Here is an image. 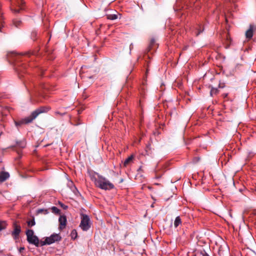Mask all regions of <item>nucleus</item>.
I'll return each mask as SVG.
<instances>
[{"label":"nucleus","mask_w":256,"mask_h":256,"mask_svg":"<svg viewBox=\"0 0 256 256\" xmlns=\"http://www.w3.org/2000/svg\"><path fill=\"white\" fill-rule=\"evenodd\" d=\"M91 180L94 182L95 186L104 190H110L114 188V185L105 177L100 175L97 172L93 175H90Z\"/></svg>","instance_id":"nucleus-1"},{"label":"nucleus","mask_w":256,"mask_h":256,"mask_svg":"<svg viewBox=\"0 0 256 256\" xmlns=\"http://www.w3.org/2000/svg\"><path fill=\"white\" fill-rule=\"evenodd\" d=\"M50 108L48 106H41L32 112L30 116L22 119V120L16 122L14 123L16 126L18 127L22 124H28L32 122L40 114L48 112Z\"/></svg>","instance_id":"nucleus-2"},{"label":"nucleus","mask_w":256,"mask_h":256,"mask_svg":"<svg viewBox=\"0 0 256 256\" xmlns=\"http://www.w3.org/2000/svg\"><path fill=\"white\" fill-rule=\"evenodd\" d=\"M14 58L12 60L14 62V68L18 72H22L23 70L26 68V64L21 63L22 60H20V56L16 52H12Z\"/></svg>","instance_id":"nucleus-3"},{"label":"nucleus","mask_w":256,"mask_h":256,"mask_svg":"<svg viewBox=\"0 0 256 256\" xmlns=\"http://www.w3.org/2000/svg\"><path fill=\"white\" fill-rule=\"evenodd\" d=\"M80 223L79 226L84 231L88 230L91 226L90 220L88 216L84 214H80Z\"/></svg>","instance_id":"nucleus-4"},{"label":"nucleus","mask_w":256,"mask_h":256,"mask_svg":"<svg viewBox=\"0 0 256 256\" xmlns=\"http://www.w3.org/2000/svg\"><path fill=\"white\" fill-rule=\"evenodd\" d=\"M24 0H12L11 10L13 13L18 14L24 10Z\"/></svg>","instance_id":"nucleus-5"},{"label":"nucleus","mask_w":256,"mask_h":256,"mask_svg":"<svg viewBox=\"0 0 256 256\" xmlns=\"http://www.w3.org/2000/svg\"><path fill=\"white\" fill-rule=\"evenodd\" d=\"M61 237L58 234H52L49 237H46L44 240L40 242L41 246L46 244H50L56 242L60 240Z\"/></svg>","instance_id":"nucleus-6"},{"label":"nucleus","mask_w":256,"mask_h":256,"mask_svg":"<svg viewBox=\"0 0 256 256\" xmlns=\"http://www.w3.org/2000/svg\"><path fill=\"white\" fill-rule=\"evenodd\" d=\"M14 230L12 232V235L14 239L18 238L21 232V226L17 222L13 224Z\"/></svg>","instance_id":"nucleus-7"},{"label":"nucleus","mask_w":256,"mask_h":256,"mask_svg":"<svg viewBox=\"0 0 256 256\" xmlns=\"http://www.w3.org/2000/svg\"><path fill=\"white\" fill-rule=\"evenodd\" d=\"M256 30V28L254 24H250L249 28L246 32V38L248 40L251 39Z\"/></svg>","instance_id":"nucleus-8"},{"label":"nucleus","mask_w":256,"mask_h":256,"mask_svg":"<svg viewBox=\"0 0 256 256\" xmlns=\"http://www.w3.org/2000/svg\"><path fill=\"white\" fill-rule=\"evenodd\" d=\"M60 223L59 228L61 230L65 228L66 224V218L65 216H60L58 218Z\"/></svg>","instance_id":"nucleus-9"},{"label":"nucleus","mask_w":256,"mask_h":256,"mask_svg":"<svg viewBox=\"0 0 256 256\" xmlns=\"http://www.w3.org/2000/svg\"><path fill=\"white\" fill-rule=\"evenodd\" d=\"M27 240L30 244H33L36 246H39V240L36 236L34 235L30 237V238H28Z\"/></svg>","instance_id":"nucleus-10"},{"label":"nucleus","mask_w":256,"mask_h":256,"mask_svg":"<svg viewBox=\"0 0 256 256\" xmlns=\"http://www.w3.org/2000/svg\"><path fill=\"white\" fill-rule=\"evenodd\" d=\"M26 146V142L24 139L20 140H16V144L14 146H12L11 148L18 147L20 148H24Z\"/></svg>","instance_id":"nucleus-11"},{"label":"nucleus","mask_w":256,"mask_h":256,"mask_svg":"<svg viewBox=\"0 0 256 256\" xmlns=\"http://www.w3.org/2000/svg\"><path fill=\"white\" fill-rule=\"evenodd\" d=\"M10 177V174L6 172H0V182H4L8 179Z\"/></svg>","instance_id":"nucleus-12"},{"label":"nucleus","mask_w":256,"mask_h":256,"mask_svg":"<svg viewBox=\"0 0 256 256\" xmlns=\"http://www.w3.org/2000/svg\"><path fill=\"white\" fill-rule=\"evenodd\" d=\"M204 30V28L201 24H198L196 28L195 34L198 36Z\"/></svg>","instance_id":"nucleus-13"},{"label":"nucleus","mask_w":256,"mask_h":256,"mask_svg":"<svg viewBox=\"0 0 256 256\" xmlns=\"http://www.w3.org/2000/svg\"><path fill=\"white\" fill-rule=\"evenodd\" d=\"M182 222L180 216L176 217L174 221V226L175 228H177L178 226L182 224Z\"/></svg>","instance_id":"nucleus-14"},{"label":"nucleus","mask_w":256,"mask_h":256,"mask_svg":"<svg viewBox=\"0 0 256 256\" xmlns=\"http://www.w3.org/2000/svg\"><path fill=\"white\" fill-rule=\"evenodd\" d=\"M133 159H134V156L132 155H131L130 156L128 157L124 161V166H126L130 162H131L132 161Z\"/></svg>","instance_id":"nucleus-15"},{"label":"nucleus","mask_w":256,"mask_h":256,"mask_svg":"<svg viewBox=\"0 0 256 256\" xmlns=\"http://www.w3.org/2000/svg\"><path fill=\"white\" fill-rule=\"evenodd\" d=\"M22 22L18 20V19H14L12 20V24L16 28H19L22 25Z\"/></svg>","instance_id":"nucleus-16"},{"label":"nucleus","mask_w":256,"mask_h":256,"mask_svg":"<svg viewBox=\"0 0 256 256\" xmlns=\"http://www.w3.org/2000/svg\"><path fill=\"white\" fill-rule=\"evenodd\" d=\"M219 92L217 88H212L210 95L212 96L214 95H216Z\"/></svg>","instance_id":"nucleus-17"},{"label":"nucleus","mask_w":256,"mask_h":256,"mask_svg":"<svg viewBox=\"0 0 256 256\" xmlns=\"http://www.w3.org/2000/svg\"><path fill=\"white\" fill-rule=\"evenodd\" d=\"M7 224L6 221H0V232L6 228Z\"/></svg>","instance_id":"nucleus-18"},{"label":"nucleus","mask_w":256,"mask_h":256,"mask_svg":"<svg viewBox=\"0 0 256 256\" xmlns=\"http://www.w3.org/2000/svg\"><path fill=\"white\" fill-rule=\"evenodd\" d=\"M26 235L27 236V240L30 238V237L34 236V231L32 230H28L26 232Z\"/></svg>","instance_id":"nucleus-19"},{"label":"nucleus","mask_w":256,"mask_h":256,"mask_svg":"<svg viewBox=\"0 0 256 256\" xmlns=\"http://www.w3.org/2000/svg\"><path fill=\"white\" fill-rule=\"evenodd\" d=\"M27 224L28 226H34L36 224V222L34 218H33L32 220H28L27 222Z\"/></svg>","instance_id":"nucleus-20"},{"label":"nucleus","mask_w":256,"mask_h":256,"mask_svg":"<svg viewBox=\"0 0 256 256\" xmlns=\"http://www.w3.org/2000/svg\"><path fill=\"white\" fill-rule=\"evenodd\" d=\"M51 209L52 212L56 214H59L60 212V210L56 206H52Z\"/></svg>","instance_id":"nucleus-21"},{"label":"nucleus","mask_w":256,"mask_h":256,"mask_svg":"<svg viewBox=\"0 0 256 256\" xmlns=\"http://www.w3.org/2000/svg\"><path fill=\"white\" fill-rule=\"evenodd\" d=\"M163 174H164V172H158V170H156L155 178L156 179L160 178L162 177V176Z\"/></svg>","instance_id":"nucleus-22"},{"label":"nucleus","mask_w":256,"mask_h":256,"mask_svg":"<svg viewBox=\"0 0 256 256\" xmlns=\"http://www.w3.org/2000/svg\"><path fill=\"white\" fill-rule=\"evenodd\" d=\"M118 18V16L116 14H110L108 16V18L111 20H114Z\"/></svg>","instance_id":"nucleus-23"},{"label":"nucleus","mask_w":256,"mask_h":256,"mask_svg":"<svg viewBox=\"0 0 256 256\" xmlns=\"http://www.w3.org/2000/svg\"><path fill=\"white\" fill-rule=\"evenodd\" d=\"M71 234H72V238H74V236H75L74 238H75L77 235V232H76V230H72Z\"/></svg>","instance_id":"nucleus-24"},{"label":"nucleus","mask_w":256,"mask_h":256,"mask_svg":"<svg viewBox=\"0 0 256 256\" xmlns=\"http://www.w3.org/2000/svg\"><path fill=\"white\" fill-rule=\"evenodd\" d=\"M200 160V157H194V158L193 160H192V162L194 163H196V162H198Z\"/></svg>","instance_id":"nucleus-25"},{"label":"nucleus","mask_w":256,"mask_h":256,"mask_svg":"<svg viewBox=\"0 0 256 256\" xmlns=\"http://www.w3.org/2000/svg\"><path fill=\"white\" fill-rule=\"evenodd\" d=\"M59 204L61 206L62 208L64 210H66L68 208V206L63 204L62 203L59 202Z\"/></svg>","instance_id":"nucleus-26"},{"label":"nucleus","mask_w":256,"mask_h":256,"mask_svg":"<svg viewBox=\"0 0 256 256\" xmlns=\"http://www.w3.org/2000/svg\"><path fill=\"white\" fill-rule=\"evenodd\" d=\"M201 254H202V256H210L204 250L202 252Z\"/></svg>","instance_id":"nucleus-27"},{"label":"nucleus","mask_w":256,"mask_h":256,"mask_svg":"<svg viewBox=\"0 0 256 256\" xmlns=\"http://www.w3.org/2000/svg\"><path fill=\"white\" fill-rule=\"evenodd\" d=\"M224 84H220L218 85L219 88H224Z\"/></svg>","instance_id":"nucleus-28"},{"label":"nucleus","mask_w":256,"mask_h":256,"mask_svg":"<svg viewBox=\"0 0 256 256\" xmlns=\"http://www.w3.org/2000/svg\"><path fill=\"white\" fill-rule=\"evenodd\" d=\"M24 250V248H20V250H19V251L20 252H22V250Z\"/></svg>","instance_id":"nucleus-29"},{"label":"nucleus","mask_w":256,"mask_h":256,"mask_svg":"<svg viewBox=\"0 0 256 256\" xmlns=\"http://www.w3.org/2000/svg\"><path fill=\"white\" fill-rule=\"evenodd\" d=\"M154 40H151V42H150V44L151 45H152L154 43Z\"/></svg>","instance_id":"nucleus-30"},{"label":"nucleus","mask_w":256,"mask_h":256,"mask_svg":"<svg viewBox=\"0 0 256 256\" xmlns=\"http://www.w3.org/2000/svg\"><path fill=\"white\" fill-rule=\"evenodd\" d=\"M223 95H224V97H226L228 96V94H223Z\"/></svg>","instance_id":"nucleus-31"},{"label":"nucleus","mask_w":256,"mask_h":256,"mask_svg":"<svg viewBox=\"0 0 256 256\" xmlns=\"http://www.w3.org/2000/svg\"><path fill=\"white\" fill-rule=\"evenodd\" d=\"M36 33L35 32H33L32 33V36H36Z\"/></svg>","instance_id":"nucleus-32"},{"label":"nucleus","mask_w":256,"mask_h":256,"mask_svg":"<svg viewBox=\"0 0 256 256\" xmlns=\"http://www.w3.org/2000/svg\"><path fill=\"white\" fill-rule=\"evenodd\" d=\"M132 48V44H131L130 45V49H131Z\"/></svg>","instance_id":"nucleus-33"},{"label":"nucleus","mask_w":256,"mask_h":256,"mask_svg":"<svg viewBox=\"0 0 256 256\" xmlns=\"http://www.w3.org/2000/svg\"><path fill=\"white\" fill-rule=\"evenodd\" d=\"M17 152H18V154H20V152L19 150H18V151H17Z\"/></svg>","instance_id":"nucleus-34"},{"label":"nucleus","mask_w":256,"mask_h":256,"mask_svg":"<svg viewBox=\"0 0 256 256\" xmlns=\"http://www.w3.org/2000/svg\"><path fill=\"white\" fill-rule=\"evenodd\" d=\"M72 184V185H73V183H72V182H70V184Z\"/></svg>","instance_id":"nucleus-35"},{"label":"nucleus","mask_w":256,"mask_h":256,"mask_svg":"<svg viewBox=\"0 0 256 256\" xmlns=\"http://www.w3.org/2000/svg\"><path fill=\"white\" fill-rule=\"evenodd\" d=\"M56 113L57 114H60V113L59 112H56Z\"/></svg>","instance_id":"nucleus-36"},{"label":"nucleus","mask_w":256,"mask_h":256,"mask_svg":"<svg viewBox=\"0 0 256 256\" xmlns=\"http://www.w3.org/2000/svg\"><path fill=\"white\" fill-rule=\"evenodd\" d=\"M42 96L44 98H45L44 96Z\"/></svg>","instance_id":"nucleus-37"},{"label":"nucleus","mask_w":256,"mask_h":256,"mask_svg":"<svg viewBox=\"0 0 256 256\" xmlns=\"http://www.w3.org/2000/svg\"><path fill=\"white\" fill-rule=\"evenodd\" d=\"M228 2H230V0H226Z\"/></svg>","instance_id":"nucleus-38"},{"label":"nucleus","mask_w":256,"mask_h":256,"mask_svg":"<svg viewBox=\"0 0 256 256\" xmlns=\"http://www.w3.org/2000/svg\"><path fill=\"white\" fill-rule=\"evenodd\" d=\"M233 2H234V0H232Z\"/></svg>","instance_id":"nucleus-39"}]
</instances>
